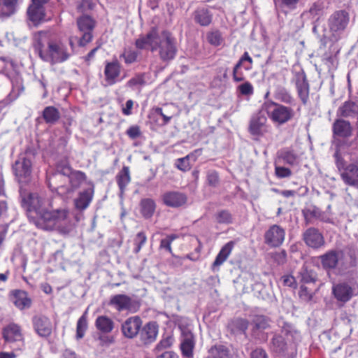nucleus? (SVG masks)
Instances as JSON below:
<instances>
[{
    "label": "nucleus",
    "instance_id": "c9c22d12",
    "mask_svg": "<svg viewBox=\"0 0 358 358\" xmlns=\"http://www.w3.org/2000/svg\"><path fill=\"white\" fill-rule=\"evenodd\" d=\"M298 156L292 150L285 148L278 152V162L282 161L289 165H294L297 163Z\"/></svg>",
    "mask_w": 358,
    "mask_h": 358
},
{
    "label": "nucleus",
    "instance_id": "ea45409f",
    "mask_svg": "<svg viewBox=\"0 0 358 358\" xmlns=\"http://www.w3.org/2000/svg\"><path fill=\"white\" fill-rule=\"evenodd\" d=\"M141 212L145 218L151 217L155 210V203L151 199H143L140 203Z\"/></svg>",
    "mask_w": 358,
    "mask_h": 358
},
{
    "label": "nucleus",
    "instance_id": "3c124183",
    "mask_svg": "<svg viewBox=\"0 0 358 358\" xmlns=\"http://www.w3.org/2000/svg\"><path fill=\"white\" fill-rule=\"evenodd\" d=\"M216 220L220 224H229L232 222V216L228 210H222L217 213Z\"/></svg>",
    "mask_w": 358,
    "mask_h": 358
},
{
    "label": "nucleus",
    "instance_id": "a18cd8bd",
    "mask_svg": "<svg viewBox=\"0 0 358 358\" xmlns=\"http://www.w3.org/2000/svg\"><path fill=\"white\" fill-rule=\"evenodd\" d=\"M275 97L281 102L287 104H292L294 101L292 95L285 88L278 90L275 93Z\"/></svg>",
    "mask_w": 358,
    "mask_h": 358
},
{
    "label": "nucleus",
    "instance_id": "2eb2a0df",
    "mask_svg": "<svg viewBox=\"0 0 358 358\" xmlns=\"http://www.w3.org/2000/svg\"><path fill=\"white\" fill-rule=\"evenodd\" d=\"M73 171L71 166L67 164H58L56 172L47 176L49 187L52 190H57L59 187H62V185L57 184V180L63 176L68 178Z\"/></svg>",
    "mask_w": 358,
    "mask_h": 358
},
{
    "label": "nucleus",
    "instance_id": "412c9836",
    "mask_svg": "<svg viewBox=\"0 0 358 358\" xmlns=\"http://www.w3.org/2000/svg\"><path fill=\"white\" fill-rule=\"evenodd\" d=\"M341 178L345 184L358 187V162L347 166L341 172Z\"/></svg>",
    "mask_w": 358,
    "mask_h": 358
},
{
    "label": "nucleus",
    "instance_id": "9b49d317",
    "mask_svg": "<svg viewBox=\"0 0 358 358\" xmlns=\"http://www.w3.org/2000/svg\"><path fill=\"white\" fill-rule=\"evenodd\" d=\"M344 253L340 250H331L320 256L322 267L325 270H332L342 263Z\"/></svg>",
    "mask_w": 358,
    "mask_h": 358
},
{
    "label": "nucleus",
    "instance_id": "bf43d9fd",
    "mask_svg": "<svg viewBox=\"0 0 358 358\" xmlns=\"http://www.w3.org/2000/svg\"><path fill=\"white\" fill-rule=\"evenodd\" d=\"M323 8V2L318 0L313 4L309 10V12L313 16H319L321 15Z\"/></svg>",
    "mask_w": 358,
    "mask_h": 358
},
{
    "label": "nucleus",
    "instance_id": "864d4df0",
    "mask_svg": "<svg viewBox=\"0 0 358 358\" xmlns=\"http://www.w3.org/2000/svg\"><path fill=\"white\" fill-rule=\"evenodd\" d=\"M189 157L190 155H187L185 157L178 159L176 162L177 168L182 171H189L191 169Z\"/></svg>",
    "mask_w": 358,
    "mask_h": 358
},
{
    "label": "nucleus",
    "instance_id": "37998d69",
    "mask_svg": "<svg viewBox=\"0 0 358 358\" xmlns=\"http://www.w3.org/2000/svg\"><path fill=\"white\" fill-rule=\"evenodd\" d=\"M85 174L80 171H73L68 178L69 182L73 188L78 187L85 180Z\"/></svg>",
    "mask_w": 358,
    "mask_h": 358
},
{
    "label": "nucleus",
    "instance_id": "c756f323",
    "mask_svg": "<svg viewBox=\"0 0 358 358\" xmlns=\"http://www.w3.org/2000/svg\"><path fill=\"white\" fill-rule=\"evenodd\" d=\"M204 358H231L229 349L223 345H215L208 350Z\"/></svg>",
    "mask_w": 358,
    "mask_h": 358
},
{
    "label": "nucleus",
    "instance_id": "0e129e2a",
    "mask_svg": "<svg viewBox=\"0 0 358 358\" xmlns=\"http://www.w3.org/2000/svg\"><path fill=\"white\" fill-rule=\"evenodd\" d=\"M127 134L131 139H135L141 135L140 127L138 126H131L127 130Z\"/></svg>",
    "mask_w": 358,
    "mask_h": 358
},
{
    "label": "nucleus",
    "instance_id": "e2e57ef3",
    "mask_svg": "<svg viewBox=\"0 0 358 358\" xmlns=\"http://www.w3.org/2000/svg\"><path fill=\"white\" fill-rule=\"evenodd\" d=\"M120 57H122L126 64H132L134 63L137 58V54L134 51L126 52L120 55Z\"/></svg>",
    "mask_w": 358,
    "mask_h": 358
},
{
    "label": "nucleus",
    "instance_id": "c85d7f7f",
    "mask_svg": "<svg viewBox=\"0 0 358 358\" xmlns=\"http://www.w3.org/2000/svg\"><path fill=\"white\" fill-rule=\"evenodd\" d=\"M117 185L120 188V196H122L125 192L127 186L131 182L130 171L128 166H123L122 170L116 176Z\"/></svg>",
    "mask_w": 358,
    "mask_h": 358
},
{
    "label": "nucleus",
    "instance_id": "6e6d98bb",
    "mask_svg": "<svg viewBox=\"0 0 358 358\" xmlns=\"http://www.w3.org/2000/svg\"><path fill=\"white\" fill-rule=\"evenodd\" d=\"M208 184L212 187H216L220 182L218 173L214 170H210L207 173Z\"/></svg>",
    "mask_w": 358,
    "mask_h": 358
},
{
    "label": "nucleus",
    "instance_id": "58836bf2",
    "mask_svg": "<svg viewBox=\"0 0 358 358\" xmlns=\"http://www.w3.org/2000/svg\"><path fill=\"white\" fill-rule=\"evenodd\" d=\"M43 117L47 124H54L60 118V113L54 106H47L43 111Z\"/></svg>",
    "mask_w": 358,
    "mask_h": 358
},
{
    "label": "nucleus",
    "instance_id": "4d7b16f0",
    "mask_svg": "<svg viewBox=\"0 0 358 358\" xmlns=\"http://www.w3.org/2000/svg\"><path fill=\"white\" fill-rule=\"evenodd\" d=\"M306 220H308L310 218H317L318 219L322 214V211L315 206H312L306 209L303 212Z\"/></svg>",
    "mask_w": 358,
    "mask_h": 358
},
{
    "label": "nucleus",
    "instance_id": "a19ab883",
    "mask_svg": "<svg viewBox=\"0 0 358 358\" xmlns=\"http://www.w3.org/2000/svg\"><path fill=\"white\" fill-rule=\"evenodd\" d=\"M282 333L289 342L295 343L300 340V333L292 324H285L282 328Z\"/></svg>",
    "mask_w": 358,
    "mask_h": 358
},
{
    "label": "nucleus",
    "instance_id": "0eeeda50",
    "mask_svg": "<svg viewBox=\"0 0 358 358\" xmlns=\"http://www.w3.org/2000/svg\"><path fill=\"white\" fill-rule=\"evenodd\" d=\"M353 128L349 121L343 118L335 120L332 124V135L336 147H341L342 139H348L352 135Z\"/></svg>",
    "mask_w": 358,
    "mask_h": 358
},
{
    "label": "nucleus",
    "instance_id": "bb28decb",
    "mask_svg": "<svg viewBox=\"0 0 358 358\" xmlns=\"http://www.w3.org/2000/svg\"><path fill=\"white\" fill-rule=\"evenodd\" d=\"M194 348V336L191 332H184L182 336L180 349L184 356L192 357Z\"/></svg>",
    "mask_w": 358,
    "mask_h": 358
},
{
    "label": "nucleus",
    "instance_id": "5fc2aeb1",
    "mask_svg": "<svg viewBox=\"0 0 358 358\" xmlns=\"http://www.w3.org/2000/svg\"><path fill=\"white\" fill-rule=\"evenodd\" d=\"M278 163V161L275 162V164ZM275 173L276 176L279 178H288L292 175V171L289 169L278 166L275 164Z\"/></svg>",
    "mask_w": 358,
    "mask_h": 358
},
{
    "label": "nucleus",
    "instance_id": "13d9d810",
    "mask_svg": "<svg viewBox=\"0 0 358 358\" xmlns=\"http://www.w3.org/2000/svg\"><path fill=\"white\" fill-rule=\"evenodd\" d=\"M334 158L337 168L341 172H342L346 166L345 162L340 153V147H336V150L334 153Z\"/></svg>",
    "mask_w": 358,
    "mask_h": 358
},
{
    "label": "nucleus",
    "instance_id": "f03ea898",
    "mask_svg": "<svg viewBox=\"0 0 358 358\" xmlns=\"http://www.w3.org/2000/svg\"><path fill=\"white\" fill-rule=\"evenodd\" d=\"M34 48L42 60L51 64L62 63L71 55L63 43L50 40L45 31H39L34 36Z\"/></svg>",
    "mask_w": 358,
    "mask_h": 358
},
{
    "label": "nucleus",
    "instance_id": "6e6552de",
    "mask_svg": "<svg viewBox=\"0 0 358 358\" xmlns=\"http://www.w3.org/2000/svg\"><path fill=\"white\" fill-rule=\"evenodd\" d=\"M15 176L20 182H27L31 174V160L27 155H22L13 166Z\"/></svg>",
    "mask_w": 358,
    "mask_h": 358
},
{
    "label": "nucleus",
    "instance_id": "dca6fc26",
    "mask_svg": "<svg viewBox=\"0 0 358 358\" xmlns=\"http://www.w3.org/2000/svg\"><path fill=\"white\" fill-rule=\"evenodd\" d=\"M139 338L144 345H149L155 341L158 334V325L155 322L147 323L139 331Z\"/></svg>",
    "mask_w": 358,
    "mask_h": 358
},
{
    "label": "nucleus",
    "instance_id": "052dcab7",
    "mask_svg": "<svg viewBox=\"0 0 358 358\" xmlns=\"http://www.w3.org/2000/svg\"><path fill=\"white\" fill-rule=\"evenodd\" d=\"M208 42L215 46L220 45L222 43L221 34L219 31H213L208 35Z\"/></svg>",
    "mask_w": 358,
    "mask_h": 358
},
{
    "label": "nucleus",
    "instance_id": "f8f14e48",
    "mask_svg": "<svg viewBox=\"0 0 358 358\" xmlns=\"http://www.w3.org/2000/svg\"><path fill=\"white\" fill-rule=\"evenodd\" d=\"M33 327L35 332L41 338L49 337L52 331V324L50 319L45 315H36L32 318Z\"/></svg>",
    "mask_w": 358,
    "mask_h": 358
},
{
    "label": "nucleus",
    "instance_id": "cd10ccee",
    "mask_svg": "<svg viewBox=\"0 0 358 358\" xmlns=\"http://www.w3.org/2000/svg\"><path fill=\"white\" fill-rule=\"evenodd\" d=\"M13 303L20 310H24L31 306V301L26 292L15 290L13 292Z\"/></svg>",
    "mask_w": 358,
    "mask_h": 358
},
{
    "label": "nucleus",
    "instance_id": "f257e3e1",
    "mask_svg": "<svg viewBox=\"0 0 358 358\" xmlns=\"http://www.w3.org/2000/svg\"><path fill=\"white\" fill-rule=\"evenodd\" d=\"M135 45L138 49L157 51L159 59L164 62L173 60L178 52L176 39L172 34L157 27H152L145 35L141 36Z\"/></svg>",
    "mask_w": 358,
    "mask_h": 358
},
{
    "label": "nucleus",
    "instance_id": "5701e85b",
    "mask_svg": "<svg viewBox=\"0 0 358 358\" xmlns=\"http://www.w3.org/2000/svg\"><path fill=\"white\" fill-rule=\"evenodd\" d=\"M163 201L168 206L178 208L187 202V196L178 192H168L163 195Z\"/></svg>",
    "mask_w": 358,
    "mask_h": 358
},
{
    "label": "nucleus",
    "instance_id": "4c0bfd02",
    "mask_svg": "<svg viewBox=\"0 0 358 358\" xmlns=\"http://www.w3.org/2000/svg\"><path fill=\"white\" fill-rule=\"evenodd\" d=\"M271 343L272 350L280 355H284L289 348H292L291 344L285 343V338L281 336H274Z\"/></svg>",
    "mask_w": 358,
    "mask_h": 358
},
{
    "label": "nucleus",
    "instance_id": "473e14b6",
    "mask_svg": "<svg viewBox=\"0 0 358 358\" xmlns=\"http://www.w3.org/2000/svg\"><path fill=\"white\" fill-rule=\"evenodd\" d=\"M95 327L101 333L108 334L113 331L114 322L110 317L101 315L96 319Z\"/></svg>",
    "mask_w": 358,
    "mask_h": 358
},
{
    "label": "nucleus",
    "instance_id": "1a4fd4ad",
    "mask_svg": "<svg viewBox=\"0 0 358 358\" xmlns=\"http://www.w3.org/2000/svg\"><path fill=\"white\" fill-rule=\"evenodd\" d=\"M77 24L80 31L83 33L78 44L80 46H85L92 39V31L95 27L96 22L89 15H83L77 20Z\"/></svg>",
    "mask_w": 358,
    "mask_h": 358
},
{
    "label": "nucleus",
    "instance_id": "72a5a7b5",
    "mask_svg": "<svg viewBox=\"0 0 358 358\" xmlns=\"http://www.w3.org/2000/svg\"><path fill=\"white\" fill-rule=\"evenodd\" d=\"M18 0H3L0 7V18L9 17L14 15L17 9Z\"/></svg>",
    "mask_w": 358,
    "mask_h": 358
},
{
    "label": "nucleus",
    "instance_id": "4be33fe9",
    "mask_svg": "<svg viewBox=\"0 0 358 358\" xmlns=\"http://www.w3.org/2000/svg\"><path fill=\"white\" fill-rule=\"evenodd\" d=\"M3 338L6 342L13 343L22 339L20 327L15 323H10L2 330Z\"/></svg>",
    "mask_w": 358,
    "mask_h": 358
},
{
    "label": "nucleus",
    "instance_id": "ddd939ff",
    "mask_svg": "<svg viewBox=\"0 0 358 358\" xmlns=\"http://www.w3.org/2000/svg\"><path fill=\"white\" fill-rule=\"evenodd\" d=\"M285 230L278 225H272L265 233V243L271 247H278L283 243Z\"/></svg>",
    "mask_w": 358,
    "mask_h": 358
},
{
    "label": "nucleus",
    "instance_id": "a211bd4d",
    "mask_svg": "<svg viewBox=\"0 0 358 358\" xmlns=\"http://www.w3.org/2000/svg\"><path fill=\"white\" fill-rule=\"evenodd\" d=\"M266 117L257 113L254 115L250 122L249 131L252 135L262 136L266 131Z\"/></svg>",
    "mask_w": 358,
    "mask_h": 358
},
{
    "label": "nucleus",
    "instance_id": "774afa93",
    "mask_svg": "<svg viewBox=\"0 0 358 358\" xmlns=\"http://www.w3.org/2000/svg\"><path fill=\"white\" fill-rule=\"evenodd\" d=\"M250 358H268V356L263 349L257 348L251 352Z\"/></svg>",
    "mask_w": 358,
    "mask_h": 358
},
{
    "label": "nucleus",
    "instance_id": "e433bc0d",
    "mask_svg": "<svg viewBox=\"0 0 358 358\" xmlns=\"http://www.w3.org/2000/svg\"><path fill=\"white\" fill-rule=\"evenodd\" d=\"M212 14L206 8L197 9L194 14L195 22L201 26L209 25L212 21Z\"/></svg>",
    "mask_w": 358,
    "mask_h": 358
},
{
    "label": "nucleus",
    "instance_id": "20e7f679",
    "mask_svg": "<svg viewBox=\"0 0 358 358\" xmlns=\"http://www.w3.org/2000/svg\"><path fill=\"white\" fill-rule=\"evenodd\" d=\"M262 109L265 111L271 121L279 125L284 124L294 116V110L291 107L275 103L273 101H266L262 105Z\"/></svg>",
    "mask_w": 358,
    "mask_h": 358
},
{
    "label": "nucleus",
    "instance_id": "79ce46f5",
    "mask_svg": "<svg viewBox=\"0 0 358 358\" xmlns=\"http://www.w3.org/2000/svg\"><path fill=\"white\" fill-rule=\"evenodd\" d=\"M87 329V310L78 319L76 325V338L78 340L84 337L85 331Z\"/></svg>",
    "mask_w": 358,
    "mask_h": 358
},
{
    "label": "nucleus",
    "instance_id": "4468645a",
    "mask_svg": "<svg viewBox=\"0 0 358 358\" xmlns=\"http://www.w3.org/2000/svg\"><path fill=\"white\" fill-rule=\"evenodd\" d=\"M141 326V319L138 316H133L122 324L121 330L126 338H133L138 334Z\"/></svg>",
    "mask_w": 358,
    "mask_h": 358
},
{
    "label": "nucleus",
    "instance_id": "2f4dec72",
    "mask_svg": "<svg viewBox=\"0 0 358 358\" xmlns=\"http://www.w3.org/2000/svg\"><path fill=\"white\" fill-rule=\"evenodd\" d=\"M29 19L37 24L42 22L45 17V8L43 6L31 4L27 10Z\"/></svg>",
    "mask_w": 358,
    "mask_h": 358
},
{
    "label": "nucleus",
    "instance_id": "69168bd1",
    "mask_svg": "<svg viewBox=\"0 0 358 358\" xmlns=\"http://www.w3.org/2000/svg\"><path fill=\"white\" fill-rule=\"evenodd\" d=\"M241 68L240 64H236L233 69V80L234 82H241L245 80V77L238 73V69Z\"/></svg>",
    "mask_w": 358,
    "mask_h": 358
},
{
    "label": "nucleus",
    "instance_id": "a878e982",
    "mask_svg": "<svg viewBox=\"0 0 358 358\" xmlns=\"http://www.w3.org/2000/svg\"><path fill=\"white\" fill-rule=\"evenodd\" d=\"M94 195L93 189H87L80 192L77 198L74 199L75 208L78 210H85L90 204Z\"/></svg>",
    "mask_w": 358,
    "mask_h": 358
},
{
    "label": "nucleus",
    "instance_id": "7c9ffc66",
    "mask_svg": "<svg viewBox=\"0 0 358 358\" xmlns=\"http://www.w3.org/2000/svg\"><path fill=\"white\" fill-rule=\"evenodd\" d=\"M235 242L231 241L227 243L220 250L219 253L215 257V259L213 264V267L220 266L222 265L230 255L234 247Z\"/></svg>",
    "mask_w": 358,
    "mask_h": 358
},
{
    "label": "nucleus",
    "instance_id": "de8ad7c7",
    "mask_svg": "<svg viewBox=\"0 0 358 358\" xmlns=\"http://www.w3.org/2000/svg\"><path fill=\"white\" fill-rule=\"evenodd\" d=\"M147 237L144 232L141 231L138 232L134 239V252L138 253L140 250H141L142 247L144 245V244L146 243Z\"/></svg>",
    "mask_w": 358,
    "mask_h": 358
},
{
    "label": "nucleus",
    "instance_id": "8fccbe9b",
    "mask_svg": "<svg viewBox=\"0 0 358 358\" xmlns=\"http://www.w3.org/2000/svg\"><path fill=\"white\" fill-rule=\"evenodd\" d=\"M237 91L243 96H251L254 93L252 85L248 82H244L237 87Z\"/></svg>",
    "mask_w": 358,
    "mask_h": 358
},
{
    "label": "nucleus",
    "instance_id": "680f3d73",
    "mask_svg": "<svg viewBox=\"0 0 358 358\" xmlns=\"http://www.w3.org/2000/svg\"><path fill=\"white\" fill-rule=\"evenodd\" d=\"M173 343V338L171 336L163 338L159 343L156 345L155 350L159 351L169 348Z\"/></svg>",
    "mask_w": 358,
    "mask_h": 358
},
{
    "label": "nucleus",
    "instance_id": "6ab92c4d",
    "mask_svg": "<svg viewBox=\"0 0 358 358\" xmlns=\"http://www.w3.org/2000/svg\"><path fill=\"white\" fill-rule=\"evenodd\" d=\"M303 240L310 247L318 248L324 245V240L322 234L315 228L310 227L303 234Z\"/></svg>",
    "mask_w": 358,
    "mask_h": 358
},
{
    "label": "nucleus",
    "instance_id": "423d86ee",
    "mask_svg": "<svg viewBox=\"0 0 358 358\" xmlns=\"http://www.w3.org/2000/svg\"><path fill=\"white\" fill-rule=\"evenodd\" d=\"M350 21L348 12L340 10L333 13L328 19V27L332 41H337L347 28Z\"/></svg>",
    "mask_w": 358,
    "mask_h": 358
},
{
    "label": "nucleus",
    "instance_id": "aec40b11",
    "mask_svg": "<svg viewBox=\"0 0 358 358\" xmlns=\"http://www.w3.org/2000/svg\"><path fill=\"white\" fill-rule=\"evenodd\" d=\"M336 115L348 119H356L358 123V105L352 101H345L337 110Z\"/></svg>",
    "mask_w": 358,
    "mask_h": 358
},
{
    "label": "nucleus",
    "instance_id": "9d476101",
    "mask_svg": "<svg viewBox=\"0 0 358 358\" xmlns=\"http://www.w3.org/2000/svg\"><path fill=\"white\" fill-rule=\"evenodd\" d=\"M108 304L119 312L124 310L136 312L138 307L137 303L126 294L112 296Z\"/></svg>",
    "mask_w": 358,
    "mask_h": 358
},
{
    "label": "nucleus",
    "instance_id": "b1692460",
    "mask_svg": "<svg viewBox=\"0 0 358 358\" xmlns=\"http://www.w3.org/2000/svg\"><path fill=\"white\" fill-rule=\"evenodd\" d=\"M121 66L117 61L108 62L105 66L104 75L106 80L109 85H113L116 83L117 78L120 74Z\"/></svg>",
    "mask_w": 358,
    "mask_h": 358
},
{
    "label": "nucleus",
    "instance_id": "603ef678",
    "mask_svg": "<svg viewBox=\"0 0 358 358\" xmlns=\"http://www.w3.org/2000/svg\"><path fill=\"white\" fill-rule=\"evenodd\" d=\"M177 238L176 235H169L161 240L159 248L172 254L171 243Z\"/></svg>",
    "mask_w": 358,
    "mask_h": 358
},
{
    "label": "nucleus",
    "instance_id": "393cba45",
    "mask_svg": "<svg viewBox=\"0 0 358 358\" xmlns=\"http://www.w3.org/2000/svg\"><path fill=\"white\" fill-rule=\"evenodd\" d=\"M296 86L299 98L306 104L309 97V84L303 73L297 75Z\"/></svg>",
    "mask_w": 358,
    "mask_h": 358
},
{
    "label": "nucleus",
    "instance_id": "39448f33",
    "mask_svg": "<svg viewBox=\"0 0 358 358\" xmlns=\"http://www.w3.org/2000/svg\"><path fill=\"white\" fill-rule=\"evenodd\" d=\"M48 202L36 193H30L22 198V206L27 209L28 217L34 224V220H39L45 212L48 211Z\"/></svg>",
    "mask_w": 358,
    "mask_h": 358
},
{
    "label": "nucleus",
    "instance_id": "f704fd0d",
    "mask_svg": "<svg viewBox=\"0 0 358 358\" xmlns=\"http://www.w3.org/2000/svg\"><path fill=\"white\" fill-rule=\"evenodd\" d=\"M248 324L249 322L246 319L235 318L229 323L228 327L234 334H244L248 327Z\"/></svg>",
    "mask_w": 358,
    "mask_h": 358
},
{
    "label": "nucleus",
    "instance_id": "49530a36",
    "mask_svg": "<svg viewBox=\"0 0 358 358\" xmlns=\"http://www.w3.org/2000/svg\"><path fill=\"white\" fill-rule=\"evenodd\" d=\"M253 328L257 330H264L269 326L268 319L262 315L255 316L252 320Z\"/></svg>",
    "mask_w": 358,
    "mask_h": 358
},
{
    "label": "nucleus",
    "instance_id": "338daca9",
    "mask_svg": "<svg viewBox=\"0 0 358 358\" xmlns=\"http://www.w3.org/2000/svg\"><path fill=\"white\" fill-rule=\"evenodd\" d=\"M282 284L285 286L293 287L295 285V278L290 275H285L281 278Z\"/></svg>",
    "mask_w": 358,
    "mask_h": 358
},
{
    "label": "nucleus",
    "instance_id": "09e8293b",
    "mask_svg": "<svg viewBox=\"0 0 358 358\" xmlns=\"http://www.w3.org/2000/svg\"><path fill=\"white\" fill-rule=\"evenodd\" d=\"M271 258L277 265H283L287 262V252L285 250L272 252L270 254Z\"/></svg>",
    "mask_w": 358,
    "mask_h": 358
},
{
    "label": "nucleus",
    "instance_id": "c03bdc74",
    "mask_svg": "<svg viewBox=\"0 0 358 358\" xmlns=\"http://www.w3.org/2000/svg\"><path fill=\"white\" fill-rule=\"evenodd\" d=\"M145 82L143 74H138L131 78L126 84V86L132 90H140L145 85Z\"/></svg>",
    "mask_w": 358,
    "mask_h": 358
},
{
    "label": "nucleus",
    "instance_id": "f3484780",
    "mask_svg": "<svg viewBox=\"0 0 358 358\" xmlns=\"http://www.w3.org/2000/svg\"><path fill=\"white\" fill-rule=\"evenodd\" d=\"M332 293L338 301L346 303L352 297L353 289L346 282H340L334 285L332 287Z\"/></svg>",
    "mask_w": 358,
    "mask_h": 358
},
{
    "label": "nucleus",
    "instance_id": "7ed1b4c3",
    "mask_svg": "<svg viewBox=\"0 0 358 358\" xmlns=\"http://www.w3.org/2000/svg\"><path fill=\"white\" fill-rule=\"evenodd\" d=\"M43 215L41 219L34 220V224L46 231L52 230L55 227L59 228L63 224H69L71 221L69 210L66 209L48 210Z\"/></svg>",
    "mask_w": 358,
    "mask_h": 358
}]
</instances>
